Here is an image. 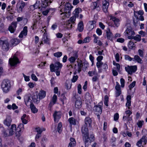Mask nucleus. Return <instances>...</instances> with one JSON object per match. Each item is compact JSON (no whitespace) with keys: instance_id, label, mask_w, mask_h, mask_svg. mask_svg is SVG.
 Here are the masks:
<instances>
[{"instance_id":"1","label":"nucleus","mask_w":147,"mask_h":147,"mask_svg":"<svg viewBox=\"0 0 147 147\" xmlns=\"http://www.w3.org/2000/svg\"><path fill=\"white\" fill-rule=\"evenodd\" d=\"M100 3L102 4V8L103 11L105 13L107 12L109 3L106 0H100L99 1L93 2V4L91 6V9L93 10L96 9L97 11H100V6H101V5H100Z\"/></svg>"},{"instance_id":"2","label":"nucleus","mask_w":147,"mask_h":147,"mask_svg":"<svg viewBox=\"0 0 147 147\" xmlns=\"http://www.w3.org/2000/svg\"><path fill=\"white\" fill-rule=\"evenodd\" d=\"M83 128L82 132L83 140L84 143L85 147H88L91 142H93L95 140L94 135L93 134H91L89 138L88 128L83 127Z\"/></svg>"},{"instance_id":"3","label":"nucleus","mask_w":147,"mask_h":147,"mask_svg":"<svg viewBox=\"0 0 147 147\" xmlns=\"http://www.w3.org/2000/svg\"><path fill=\"white\" fill-rule=\"evenodd\" d=\"M73 7V6L69 3L68 2L65 4V5L64 12L60 14L63 20L65 19V17H67L68 15V16H69L70 15L71 11Z\"/></svg>"},{"instance_id":"4","label":"nucleus","mask_w":147,"mask_h":147,"mask_svg":"<svg viewBox=\"0 0 147 147\" xmlns=\"http://www.w3.org/2000/svg\"><path fill=\"white\" fill-rule=\"evenodd\" d=\"M0 46L4 51H7L9 49V45L7 38L2 37L0 39Z\"/></svg>"},{"instance_id":"5","label":"nucleus","mask_w":147,"mask_h":147,"mask_svg":"<svg viewBox=\"0 0 147 147\" xmlns=\"http://www.w3.org/2000/svg\"><path fill=\"white\" fill-rule=\"evenodd\" d=\"M1 87L4 92H7L11 87L10 80L7 79L4 80L2 82Z\"/></svg>"},{"instance_id":"6","label":"nucleus","mask_w":147,"mask_h":147,"mask_svg":"<svg viewBox=\"0 0 147 147\" xmlns=\"http://www.w3.org/2000/svg\"><path fill=\"white\" fill-rule=\"evenodd\" d=\"M62 66V64L59 62H55L54 64L52 63L50 65V71L53 72L56 70H61Z\"/></svg>"},{"instance_id":"7","label":"nucleus","mask_w":147,"mask_h":147,"mask_svg":"<svg viewBox=\"0 0 147 147\" xmlns=\"http://www.w3.org/2000/svg\"><path fill=\"white\" fill-rule=\"evenodd\" d=\"M27 5V3H26L23 1L17 3L16 5L17 11L18 13H21L23 11L25 6Z\"/></svg>"},{"instance_id":"8","label":"nucleus","mask_w":147,"mask_h":147,"mask_svg":"<svg viewBox=\"0 0 147 147\" xmlns=\"http://www.w3.org/2000/svg\"><path fill=\"white\" fill-rule=\"evenodd\" d=\"M125 71L131 75L133 73H134L137 70V66L136 65L130 66L128 65L125 67Z\"/></svg>"},{"instance_id":"9","label":"nucleus","mask_w":147,"mask_h":147,"mask_svg":"<svg viewBox=\"0 0 147 147\" xmlns=\"http://www.w3.org/2000/svg\"><path fill=\"white\" fill-rule=\"evenodd\" d=\"M84 122L85 124L82 126V132L83 127L88 128V127H91L92 120L90 117H86L84 119Z\"/></svg>"},{"instance_id":"10","label":"nucleus","mask_w":147,"mask_h":147,"mask_svg":"<svg viewBox=\"0 0 147 147\" xmlns=\"http://www.w3.org/2000/svg\"><path fill=\"white\" fill-rule=\"evenodd\" d=\"M19 63V59L16 56V54L13 56L12 58L9 59V63L11 66H14Z\"/></svg>"},{"instance_id":"11","label":"nucleus","mask_w":147,"mask_h":147,"mask_svg":"<svg viewBox=\"0 0 147 147\" xmlns=\"http://www.w3.org/2000/svg\"><path fill=\"white\" fill-rule=\"evenodd\" d=\"M125 36H134L135 33L130 26H128L126 30L124 32Z\"/></svg>"},{"instance_id":"12","label":"nucleus","mask_w":147,"mask_h":147,"mask_svg":"<svg viewBox=\"0 0 147 147\" xmlns=\"http://www.w3.org/2000/svg\"><path fill=\"white\" fill-rule=\"evenodd\" d=\"M53 116L54 121L57 122L61 117V112L60 111H55L53 115Z\"/></svg>"},{"instance_id":"13","label":"nucleus","mask_w":147,"mask_h":147,"mask_svg":"<svg viewBox=\"0 0 147 147\" xmlns=\"http://www.w3.org/2000/svg\"><path fill=\"white\" fill-rule=\"evenodd\" d=\"M32 98V95L30 93L27 94L25 95L24 96V101L26 105L28 106V102H30V103H32L31 102L32 100L31 99Z\"/></svg>"},{"instance_id":"14","label":"nucleus","mask_w":147,"mask_h":147,"mask_svg":"<svg viewBox=\"0 0 147 147\" xmlns=\"http://www.w3.org/2000/svg\"><path fill=\"white\" fill-rule=\"evenodd\" d=\"M52 0H41V5L42 8H45L49 6L52 2Z\"/></svg>"},{"instance_id":"15","label":"nucleus","mask_w":147,"mask_h":147,"mask_svg":"<svg viewBox=\"0 0 147 147\" xmlns=\"http://www.w3.org/2000/svg\"><path fill=\"white\" fill-rule=\"evenodd\" d=\"M110 19L113 22L115 26L118 27L119 26L120 20L119 19L111 16L110 17Z\"/></svg>"},{"instance_id":"16","label":"nucleus","mask_w":147,"mask_h":147,"mask_svg":"<svg viewBox=\"0 0 147 147\" xmlns=\"http://www.w3.org/2000/svg\"><path fill=\"white\" fill-rule=\"evenodd\" d=\"M106 34L107 39L112 41L113 39V35L109 28H107L106 31Z\"/></svg>"},{"instance_id":"17","label":"nucleus","mask_w":147,"mask_h":147,"mask_svg":"<svg viewBox=\"0 0 147 147\" xmlns=\"http://www.w3.org/2000/svg\"><path fill=\"white\" fill-rule=\"evenodd\" d=\"M17 26V22H13L11 23V26L9 27L8 30L11 33H13L16 30Z\"/></svg>"},{"instance_id":"18","label":"nucleus","mask_w":147,"mask_h":147,"mask_svg":"<svg viewBox=\"0 0 147 147\" xmlns=\"http://www.w3.org/2000/svg\"><path fill=\"white\" fill-rule=\"evenodd\" d=\"M94 110L96 114L99 115L102 113V108L100 105H96L94 107Z\"/></svg>"},{"instance_id":"19","label":"nucleus","mask_w":147,"mask_h":147,"mask_svg":"<svg viewBox=\"0 0 147 147\" xmlns=\"http://www.w3.org/2000/svg\"><path fill=\"white\" fill-rule=\"evenodd\" d=\"M42 40V41L44 42L45 43L48 45H50V39L48 37L47 34L46 33H44L43 34Z\"/></svg>"},{"instance_id":"20","label":"nucleus","mask_w":147,"mask_h":147,"mask_svg":"<svg viewBox=\"0 0 147 147\" xmlns=\"http://www.w3.org/2000/svg\"><path fill=\"white\" fill-rule=\"evenodd\" d=\"M12 119L11 117L9 116H7L5 119L4 121V123L6 125L9 126L11 125Z\"/></svg>"},{"instance_id":"21","label":"nucleus","mask_w":147,"mask_h":147,"mask_svg":"<svg viewBox=\"0 0 147 147\" xmlns=\"http://www.w3.org/2000/svg\"><path fill=\"white\" fill-rule=\"evenodd\" d=\"M16 128V125L15 124H12L11 127V129L9 130V136H11L15 132H16L17 131V130Z\"/></svg>"},{"instance_id":"22","label":"nucleus","mask_w":147,"mask_h":147,"mask_svg":"<svg viewBox=\"0 0 147 147\" xmlns=\"http://www.w3.org/2000/svg\"><path fill=\"white\" fill-rule=\"evenodd\" d=\"M28 32V27L25 26L23 28V30L21 31L19 35V37L20 38H22L23 37V35L26 36L27 35Z\"/></svg>"},{"instance_id":"23","label":"nucleus","mask_w":147,"mask_h":147,"mask_svg":"<svg viewBox=\"0 0 147 147\" xmlns=\"http://www.w3.org/2000/svg\"><path fill=\"white\" fill-rule=\"evenodd\" d=\"M85 98L87 102L90 103L92 102V96L88 92H87L85 96Z\"/></svg>"},{"instance_id":"24","label":"nucleus","mask_w":147,"mask_h":147,"mask_svg":"<svg viewBox=\"0 0 147 147\" xmlns=\"http://www.w3.org/2000/svg\"><path fill=\"white\" fill-rule=\"evenodd\" d=\"M127 38L129 39H134L137 41H140L141 40V36L140 35H138L136 36H128Z\"/></svg>"},{"instance_id":"25","label":"nucleus","mask_w":147,"mask_h":147,"mask_svg":"<svg viewBox=\"0 0 147 147\" xmlns=\"http://www.w3.org/2000/svg\"><path fill=\"white\" fill-rule=\"evenodd\" d=\"M29 116L24 114L21 117V119L22 122L24 124H26L28 123L27 120L28 119Z\"/></svg>"},{"instance_id":"26","label":"nucleus","mask_w":147,"mask_h":147,"mask_svg":"<svg viewBox=\"0 0 147 147\" xmlns=\"http://www.w3.org/2000/svg\"><path fill=\"white\" fill-rule=\"evenodd\" d=\"M133 61L139 63H142V61L140 57L138 55H135L133 58Z\"/></svg>"},{"instance_id":"27","label":"nucleus","mask_w":147,"mask_h":147,"mask_svg":"<svg viewBox=\"0 0 147 147\" xmlns=\"http://www.w3.org/2000/svg\"><path fill=\"white\" fill-rule=\"evenodd\" d=\"M70 142L69 144L68 147H74L76 145V142L74 138H71L70 139Z\"/></svg>"},{"instance_id":"28","label":"nucleus","mask_w":147,"mask_h":147,"mask_svg":"<svg viewBox=\"0 0 147 147\" xmlns=\"http://www.w3.org/2000/svg\"><path fill=\"white\" fill-rule=\"evenodd\" d=\"M77 29L80 32H82L84 30V24L83 21H81L78 23Z\"/></svg>"},{"instance_id":"29","label":"nucleus","mask_w":147,"mask_h":147,"mask_svg":"<svg viewBox=\"0 0 147 147\" xmlns=\"http://www.w3.org/2000/svg\"><path fill=\"white\" fill-rule=\"evenodd\" d=\"M57 96L55 94H54L53 96L52 101L50 102L49 105L50 106H52L53 105L55 104L57 100Z\"/></svg>"},{"instance_id":"30","label":"nucleus","mask_w":147,"mask_h":147,"mask_svg":"<svg viewBox=\"0 0 147 147\" xmlns=\"http://www.w3.org/2000/svg\"><path fill=\"white\" fill-rule=\"evenodd\" d=\"M46 92L45 91L43 90H41L40 92L38 94V96H39V98L40 99H42L44 98L46 96Z\"/></svg>"},{"instance_id":"31","label":"nucleus","mask_w":147,"mask_h":147,"mask_svg":"<svg viewBox=\"0 0 147 147\" xmlns=\"http://www.w3.org/2000/svg\"><path fill=\"white\" fill-rule=\"evenodd\" d=\"M82 9L79 8H78L75 9L73 11V13L74 15V16L78 18L79 17V14L82 11Z\"/></svg>"},{"instance_id":"32","label":"nucleus","mask_w":147,"mask_h":147,"mask_svg":"<svg viewBox=\"0 0 147 147\" xmlns=\"http://www.w3.org/2000/svg\"><path fill=\"white\" fill-rule=\"evenodd\" d=\"M73 55L74 56L71 57L68 59L69 60L71 63H73L75 62L78 57V55L77 53L74 54Z\"/></svg>"},{"instance_id":"33","label":"nucleus","mask_w":147,"mask_h":147,"mask_svg":"<svg viewBox=\"0 0 147 147\" xmlns=\"http://www.w3.org/2000/svg\"><path fill=\"white\" fill-rule=\"evenodd\" d=\"M68 121L71 125H76L77 120L73 117L69 118L68 119Z\"/></svg>"},{"instance_id":"34","label":"nucleus","mask_w":147,"mask_h":147,"mask_svg":"<svg viewBox=\"0 0 147 147\" xmlns=\"http://www.w3.org/2000/svg\"><path fill=\"white\" fill-rule=\"evenodd\" d=\"M30 108L32 112L34 113H35L37 112L38 109L36 108L33 104L32 103L30 104Z\"/></svg>"},{"instance_id":"35","label":"nucleus","mask_w":147,"mask_h":147,"mask_svg":"<svg viewBox=\"0 0 147 147\" xmlns=\"http://www.w3.org/2000/svg\"><path fill=\"white\" fill-rule=\"evenodd\" d=\"M32 98L34 102L36 103H38L40 100L39 97L38 98V96L37 95H34L33 96H32Z\"/></svg>"},{"instance_id":"36","label":"nucleus","mask_w":147,"mask_h":147,"mask_svg":"<svg viewBox=\"0 0 147 147\" xmlns=\"http://www.w3.org/2000/svg\"><path fill=\"white\" fill-rule=\"evenodd\" d=\"M82 102L81 100L77 99L75 102V107L78 108H80L82 106Z\"/></svg>"},{"instance_id":"37","label":"nucleus","mask_w":147,"mask_h":147,"mask_svg":"<svg viewBox=\"0 0 147 147\" xmlns=\"http://www.w3.org/2000/svg\"><path fill=\"white\" fill-rule=\"evenodd\" d=\"M1 130L3 134L5 137L9 136V134L8 133L9 132V130H6L3 127L1 128Z\"/></svg>"},{"instance_id":"38","label":"nucleus","mask_w":147,"mask_h":147,"mask_svg":"<svg viewBox=\"0 0 147 147\" xmlns=\"http://www.w3.org/2000/svg\"><path fill=\"white\" fill-rule=\"evenodd\" d=\"M128 46L129 48L130 49H133L136 48V46L134 43L131 41L129 42L128 44Z\"/></svg>"},{"instance_id":"39","label":"nucleus","mask_w":147,"mask_h":147,"mask_svg":"<svg viewBox=\"0 0 147 147\" xmlns=\"http://www.w3.org/2000/svg\"><path fill=\"white\" fill-rule=\"evenodd\" d=\"M76 17L75 16H74L71 17L70 19L68 20V23H71L74 24H75V22L76 21Z\"/></svg>"},{"instance_id":"40","label":"nucleus","mask_w":147,"mask_h":147,"mask_svg":"<svg viewBox=\"0 0 147 147\" xmlns=\"http://www.w3.org/2000/svg\"><path fill=\"white\" fill-rule=\"evenodd\" d=\"M62 129V125L61 122L59 123L58 125L57 130L59 133H61Z\"/></svg>"},{"instance_id":"41","label":"nucleus","mask_w":147,"mask_h":147,"mask_svg":"<svg viewBox=\"0 0 147 147\" xmlns=\"http://www.w3.org/2000/svg\"><path fill=\"white\" fill-rule=\"evenodd\" d=\"M12 44L14 46H16L18 43V39L16 38L12 39L11 40Z\"/></svg>"},{"instance_id":"42","label":"nucleus","mask_w":147,"mask_h":147,"mask_svg":"<svg viewBox=\"0 0 147 147\" xmlns=\"http://www.w3.org/2000/svg\"><path fill=\"white\" fill-rule=\"evenodd\" d=\"M78 72L80 73L81 71V69L83 67L82 63L81 62H79L78 64Z\"/></svg>"},{"instance_id":"43","label":"nucleus","mask_w":147,"mask_h":147,"mask_svg":"<svg viewBox=\"0 0 147 147\" xmlns=\"http://www.w3.org/2000/svg\"><path fill=\"white\" fill-rule=\"evenodd\" d=\"M24 125L22 123H20L18 125V126L17 128V132H19L21 131V129H24Z\"/></svg>"},{"instance_id":"44","label":"nucleus","mask_w":147,"mask_h":147,"mask_svg":"<svg viewBox=\"0 0 147 147\" xmlns=\"http://www.w3.org/2000/svg\"><path fill=\"white\" fill-rule=\"evenodd\" d=\"M65 85L67 89H69L71 88V82L68 81H66Z\"/></svg>"},{"instance_id":"45","label":"nucleus","mask_w":147,"mask_h":147,"mask_svg":"<svg viewBox=\"0 0 147 147\" xmlns=\"http://www.w3.org/2000/svg\"><path fill=\"white\" fill-rule=\"evenodd\" d=\"M54 56L57 58L61 57L62 55V53L60 52H57L54 53Z\"/></svg>"},{"instance_id":"46","label":"nucleus","mask_w":147,"mask_h":147,"mask_svg":"<svg viewBox=\"0 0 147 147\" xmlns=\"http://www.w3.org/2000/svg\"><path fill=\"white\" fill-rule=\"evenodd\" d=\"M125 59L126 60H128L129 61H133V58L131 57L129 55H125L124 56Z\"/></svg>"},{"instance_id":"47","label":"nucleus","mask_w":147,"mask_h":147,"mask_svg":"<svg viewBox=\"0 0 147 147\" xmlns=\"http://www.w3.org/2000/svg\"><path fill=\"white\" fill-rule=\"evenodd\" d=\"M99 80V76L96 74L92 78V80L93 82H96Z\"/></svg>"},{"instance_id":"48","label":"nucleus","mask_w":147,"mask_h":147,"mask_svg":"<svg viewBox=\"0 0 147 147\" xmlns=\"http://www.w3.org/2000/svg\"><path fill=\"white\" fill-rule=\"evenodd\" d=\"M94 27L93 25H92L89 23L88 24L87 26V28L89 31H90L93 29Z\"/></svg>"},{"instance_id":"49","label":"nucleus","mask_w":147,"mask_h":147,"mask_svg":"<svg viewBox=\"0 0 147 147\" xmlns=\"http://www.w3.org/2000/svg\"><path fill=\"white\" fill-rule=\"evenodd\" d=\"M40 5V1H36V3L34 5H32L34 8H37Z\"/></svg>"},{"instance_id":"50","label":"nucleus","mask_w":147,"mask_h":147,"mask_svg":"<svg viewBox=\"0 0 147 147\" xmlns=\"http://www.w3.org/2000/svg\"><path fill=\"white\" fill-rule=\"evenodd\" d=\"M91 40V38L90 36H88L85 38L84 40L83 43H87L89 42Z\"/></svg>"},{"instance_id":"51","label":"nucleus","mask_w":147,"mask_h":147,"mask_svg":"<svg viewBox=\"0 0 147 147\" xmlns=\"http://www.w3.org/2000/svg\"><path fill=\"white\" fill-rule=\"evenodd\" d=\"M41 136V135L39 134H36L35 137V140L37 143L39 142V139Z\"/></svg>"},{"instance_id":"52","label":"nucleus","mask_w":147,"mask_h":147,"mask_svg":"<svg viewBox=\"0 0 147 147\" xmlns=\"http://www.w3.org/2000/svg\"><path fill=\"white\" fill-rule=\"evenodd\" d=\"M47 141V139L45 137H43L42 138L41 140V143L43 146V145L45 146L44 144V143H45Z\"/></svg>"},{"instance_id":"53","label":"nucleus","mask_w":147,"mask_h":147,"mask_svg":"<svg viewBox=\"0 0 147 147\" xmlns=\"http://www.w3.org/2000/svg\"><path fill=\"white\" fill-rule=\"evenodd\" d=\"M120 82H121V87L122 88H123L125 86V81L124 80L123 78H121Z\"/></svg>"},{"instance_id":"54","label":"nucleus","mask_w":147,"mask_h":147,"mask_svg":"<svg viewBox=\"0 0 147 147\" xmlns=\"http://www.w3.org/2000/svg\"><path fill=\"white\" fill-rule=\"evenodd\" d=\"M101 67L103 69H104L105 71H106L108 68V65L106 63H103Z\"/></svg>"},{"instance_id":"55","label":"nucleus","mask_w":147,"mask_h":147,"mask_svg":"<svg viewBox=\"0 0 147 147\" xmlns=\"http://www.w3.org/2000/svg\"><path fill=\"white\" fill-rule=\"evenodd\" d=\"M78 76L77 75L73 76V78L71 80V81L73 82H75L78 80Z\"/></svg>"},{"instance_id":"56","label":"nucleus","mask_w":147,"mask_h":147,"mask_svg":"<svg viewBox=\"0 0 147 147\" xmlns=\"http://www.w3.org/2000/svg\"><path fill=\"white\" fill-rule=\"evenodd\" d=\"M103 63L102 61H98L96 63V65L98 68H100L102 67Z\"/></svg>"},{"instance_id":"57","label":"nucleus","mask_w":147,"mask_h":147,"mask_svg":"<svg viewBox=\"0 0 147 147\" xmlns=\"http://www.w3.org/2000/svg\"><path fill=\"white\" fill-rule=\"evenodd\" d=\"M53 9L52 8H49V9H47L45 11H43L42 12V14L44 15H47L50 10H52Z\"/></svg>"},{"instance_id":"58","label":"nucleus","mask_w":147,"mask_h":147,"mask_svg":"<svg viewBox=\"0 0 147 147\" xmlns=\"http://www.w3.org/2000/svg\"><path fill=\"white\" fill-rule=\"evenodd\" d=\"M78 93L81 94L82 93V86L80 84H79L78 86Z\"/></svg>"},{"instance_id":"59","label":"nucleus","mask_w":147,"mask_h":147,"mask_svg":"<svg viewBox=\"0 0 147 147\" xmlns=\"http://www.w3.org/2000/svg\"><path fill=\"white\" fill-rule=\"evenodd\" d=\"M50 82L51 84V86L54 87L55 86V82L54 81V78L53 77H52Z\"/></svg>"},{"instance_id":"60","label":"nucleus","mask_w":147,"mask_h":147,"mask_svg":"<svg viewBox=\"0 0 147 147\" xmlns=\"http://www.w3.org/2000/svg\"><path fill=\"white\" fill-rule=\"evenodd\" d=\"M146 136H144L140 139L142 142H144L145 144H146L147 143V139H146Z\"/></svg>"},{"instance_id":"61","label":"nucleus","mask_w":147,"mask_h":147,"mask_svg":"<svg viewBox=\"0 0 147 147\" xmlns=\"http://www.w3.org/2000/svg\"><path fill=\"white\" fill-rule=\"evenodd\" d=\"M144 122V121H143L141 120L139 121L137 123V125L139 127L141 128L142 127Z\"/></svg>"},{"instance_id":"62","label":"nucleus","mask_w":147,"mask_h":147,"mask_svg":"<svg viewBox=\"0 0 147 147\" xmlns=\"http://www.w3.org/2000/svg\"><path fill=\"white\" fill-rule=\"evenodd\" d=\"M136 83L135 81H134L129 85V87L130 90L134 87L136 84Z\"/></svg>"},{"instance_id":"63","label":"nucleus","mask_w":147,"mask_h":147,"mask_svg":"<svg viewBox=\"0 0 147 147\" xmlns=\"http://www.w3.org/2000/svg\"><path fill=\"white\" fill-rule=\"evenodd\" d=\"M139 55L141 57H143L144 56V52L141 49H139L138 50Z\"/></svg>"},{"instance_id":"64","label":"nucleus","mask_w":147,"mask_h":147,"mask_svg":"<svg viewBox=\"0 0 147 147\" xmlns=\"http://www.w3.org/2000/svg\"><path fill=\"white\" fill-rule=\"evenodd\" d=\"M96 32L97 34L99 36H100L102 34V30L100 28H97Z\"/></svg>"}]
</instances>
